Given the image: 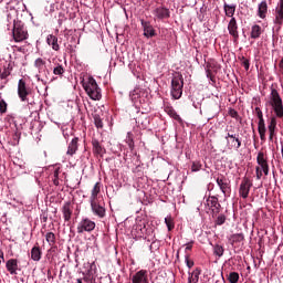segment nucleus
<instances>
[{
  "mask_svg": "<svg viewBox=\"0 0 283 283\" xmlns=\"http://www.w3.org/2000/svg\"><path fill=\"white\" fill-rule=\"evenodd\" d=\"M185 87V77L177 72L172 75L170 94L175 101L182 98V88Z\"/></svg>",
  "mask_w": 283,
  "mask_h": 283,
  "instance_id": "obj_1",
  "label": "nucleus"
},
{
  "mask_svg": "<svg viewBox=\"0 0 283 283\" xmlns=\"http://www.w3.org/2000/svg\"><path fill=\"white\" fill-rule=\"evenodd\" d=\"M82 85L87 96H90L92 101H101V98H103L101 87H98V84L94 77H88L87 82H83Z\"/></svg>",
  "mask_w": 283,
  "mask_h": 283,
  "instance_id": "obj_2",
  "label": "nucleus"
},
{
  "mask_svg": "<svg viewBox=\"0 0 283 283\" xmlns=\"http://www.w3.org/2000/svg\"><path fill=\"white\" fill-rule=\"evenodd\" d=\"M270 105L274 111L276 118H283V102L280 93L275 88H271Z\"/></svg>",
  "mask_w": 283,
  "mask_h": 283,
  "instance_id": "obj_3",
  "label": "nucleus"
},
{
  "mask_svg": "<svg viewBox=\"0 0 283 283\" xmlns=\"http://www.w3.org/2000/svg\"><path fill=\"white\" fill-rule=\"evenodd\" d=\"M12 34L13 41H15V43H21L28 40L29 36L28 29L25 28V25L21 24V22H15L13 24Z\"/></svg>",
  "mask_w": 283,
  "mask_h": 283,
  "instance_id": "obj_4",
  "label": "nucleus"
},
{
  "mask_svg": "<svg viewBox=\"0 0 283 283\" xmlns=\"http://www.w3.org/2000/svg\"><path fill=\"white\" fill-rule=\"evenodd\" d=\"M91 211L93 216H96L99 219L105 218L107 216V210L105 209V202L101 200L90 201Z\"/></svg>",
  "mask_w": 283,
  "mask_h": 283,
  "instance_id": "obj_5",
  "label": "nucleus"
},
{
  "mask_svg": "<svg viewBox=\"0 0 283 283\" xmlns=\"http://www.w3.org/2000/svg\"><path fill=\"white\" fill-rule=\"evenodd\" d=\"M255 115L259 118L258 132L261 140H266V124L264 123V114L260 107L254 108Z\"/></svg>",
  "mask_w": 283,
  "mask_h": 283,
  "instance_id": "obj_6",
  "label": "nucleus"
},
{
  "mask_svg": "<svg viewBox=\"0 0 283 283\" xmlns=\"http://www.w3.org/2000/svg\"><path fill=\"white\" fill-rule=\"evenodd\" d=\"M206 207H208L209 211H211L212 218L218 217V213L222 211V206L220 205L218 197H214V196L207 198Z\"/></svg>",
  "mask_w": 283,
  "mask_h": 283,
  "instance_id": "obj_7",
  "label": "nucleus"
},
{
  "mask_svg": "<svg viewBox=\"0 0 283 283\" xmlns=\"http://www.w3.org/2000/svg\"><path fill=\"white\" fill-rule=\"evenodd\" d=\"M96 229V222L90 218L82 219L77 224V233H92Z\"/></svg>",
  "mask_w": 283,
  "mask_h": 283,
  "instance_id": "obj_8",
  "label": "nucleus"
},
{
  "mask_svg": "<svg viewBox=\"0 0 283 283\" xmlns=\"http://www.w3.org/2000/svg\"><path fill=\"white\" fill-rule=\"evenodd\" d=\"M216 182L223 195L231 196V181L223 175L217 177Z\"/></svg>",
  "mask_w": 283,
  "mask_h": 283,
  "instance_id": "obj_9",
  "label": "nucleus"
},
{
  "mask_svg": "<svg viewBox=\"0 0 283 283\" xmlns=\"http://www.w3.org/2000/svg\"><path fill=\"white\" fill-rule=\"evenodd\" d=\"M251 187H253V182H251V179H249L248 177H244L239 188V195L241 196V198H243L244 200L249 198Z\"/></svg>",
  "mask_w": 283,
  "mask_h": 283,
  "instance_id": "obj_10",
  "label": "nucleus"
},
{
  "mask_svg": "<svg viewBox=\"0 0 283 283\" xmlns=\"http://www.w3.org/2000/svg\"><path fill=\"white\" fill-rule=\"evenodd\" d=\"M274 25H277V32L282 30L283 23V0H280L277 7L275 8V18H274Z\"/></svg>",
  "mask_w": 283,
  "mask_h": 283,
  "instance_id": "obj_11",
  "label": "nucleus"
},
{
  "mask_svg": "<svg viewBox=\"0 0 283 283\" xmlns=\"http://www.w3.org/2000/svg\"><path fill=\"white\" fill-rule=\"evenodd\" d=\"M92 147H93V154L96 158H103L105 154H107V149H105L98 139L93 138L92 139Z\"/></svg>",
  "mask_w": 283,
  "mask_h": 283,
  "instance_id": "obj_12",
  "label": "nucleus"
},
{
  "mask_svg": "<svg viewBox=\"0 0 283 283\" xmlns=\"http://www.w3.org/2000/svg\"><path fill=\"white\" fill-rule=\"evenodd\" d=\"M12 74V65L8 64L3 71H0V90L8 85V76Z\"/></svg>",
  "mask_w": 283,
  "mask_h": 283,
  "instance_id": "obj_13",
  "label": "nucleus"
},
{
  "mask_svg": "<svg viewBox=\"0 0 283 283\" xmlns=\"http://www.w3.org/2000/svg\"><path fill=\"white\" fill-rule=\"evenodd\" d=\"M228 32L234 39V41H238V39H240V34L238 33V21L235 20V18H231L228 24Z\"/></svg>",
  "mask_w": 283,
  "mask_h": 283,
  "instance_id": "obj_14",
  "label": "nucleus"
},
{
  "mask_svg": "<svg viewBox=\"0 0 283 283\" xmlns=\"http://www.w3.org/2000/svg\"><path fill=\"white\" fill-rule=\"evenodd\" d=\"M28 94L30 93L28 92V87L25 86V81L20 80L18 84V96L20 101L25 103V101H28Z\"/></svg>",
  "mask_w": 283,
  "mask_h": 283,
  "instance_id": "obj_15",
  "label": "nucleus"
},
{
  "mask_svg": "<svg viewBox=\"0 0 283 283\" xmlns=\"http://www.w3.org/2000/svg\"><path fill=\"white\" fill-rule=\"evenodd\" d=\"M6 269L10 275H17V271H21V269H19V261L17 259L8 260L6 263Z\"/></svg>",
  "mask_w": 283,
  "mask_h": 283,
  "instance_id": "obj_16",
  "label": "nucleus"
},
{
  "mask_svg": "<svg viewBox=\"0 0 283 283\" xmlns=\"http://www.w3.org/2000/svg\"><path fill=\"white\" fill-rule=\"evenodd\" d=\"M62 213H63L64 222H70V220H72V213H73L72 202L66 201V202L63 205V207H62Z\"/></svg>",
  "mask_w": 283,
  "mask_h": 283,
  "instance_id": "obj_17",
  "label": "nucleus"
},
{
  "mask_svg": "<svg viewBox=\"0 0 283 283\" xmlns=\"http://www.w3.org/2000/svg\"><path fill=\"white\" fill-rule=\"evenodd\" d=\"M142 27L144 28V36L146 39H151V36H156V30H154V27L145 20H142Z\"/></svg>",
  "mask_w": 283,
  "mask_h": 283,
  "instance_id": "obj_18",
  "label": "nucleus"
},
{
  "mask_svg": "<svg viewBox=\"0 0 283 283\" xmlns=\"http://www.w3.org/2000/svg\"><path fill=\"white\" fill-rule=\"evenodd\" d=\"M133 283H149L147 279V270H140L132 279Z\"/></svg>",
  "mask_w": 283,
  "mask_h": 283,
  "instance_id": "obj_19",
  "label": "nucleus"
},
{
  "mask_svg": "<svg viewBox=\"0 0 283 283\" xmlns=\"http://www.w3.org/2000/svg\"><path fill=\"white\" fill-rule=\"evenodd\" d=\"M38 81H41L44 85H48V83H52V80L50 78V71L44 69L42 72H39L36 75Z\"/></svg>",
  "mask_w": 283,
  "mask_h": 283,
  "instance_id": "obj_20",
  "label": "nucleus"
},
{
  "mask_svg": "<svg viewBox=\"0 0 283 283\" xmlns=\"http://www.w3.org/2000/svg\"><path fill=\"white\" fill-rule=\"evenodd\" d=\"M154 14L155 17H157V19H169L170 17L169 9L165 7H159L155 9Z\"/></svg>",
  "mask_w": 283,
  "mask_h": 283,
  "instance_id": "obj_21",
  "label": "nucleus"
},
{
  "mask_svg": "<svg viewBox=\"0 0 283 283\" xmlns=\"http://www.w3.org/2000/svg\"><path fill=\"white\" fill-rule=\"evenodd\" d=\"M46 43L48 45H51L52 50H54L55 52H59V50H61V46H59V38H56V35H48Z\"/></svg>",
  "mask_w": 283,
  "mask_h": 283,
  "instance_id": "obj_22",
  "label": "nucleus"
},
{
  "mask_svg": "<svg viewBox=\"0 0 283 283\" xmlns=\"http://www.w3.org/2000/svg\"><path fill=\"white\" fill-rule=\"evenodd\" d=\"M78 151V137H74L69 144L66 154L69 156H74Z\"/></svg>",
  "mask_w": 283,
  "mask_h": 283,
  "instance_id": "obj_23",
  "label": "nucleus"
},
{
  "mask_svg": "<svg viewBox=\"0 0 283 283\" xmlns=\"http://www.w3.org/2000/svg\"><path fill=\"white\" fill-rule=\"evenodd\" d=\"M42 255H43V252L41 251L39 243H36V245H34L31 249V260H33V262H39Z\"/></svg>",
  "mask_w": 283,
  "mask_h": 283,
  "instance_id": "obj_24",
  "label": "nucleus"
},
{
  "mask_svg": "<svg viewBox=\"0 0 283 283\" xmlns=\"http://www.w3.org/2000/svg\"><path fill=\"white\" fill-rule=\"evenodd\" d=\"M276 127H277V119L275 117H271L270 123L268 125V129L270 132L269 140H273V137L275 136Z\"/></svg>",
  "mask_w": 283,
  "mask_h": 283,
  "instance_id": "obj_25",
  "label": "nucleus"
},
{
  "mask_svg": "<svg viewBox=\"0 0 283 283\" xmlns=\"http://www.w3.org/2000/svg\"><path fill=\"white\" fill-rule=\"evenodd\" d=\"M201 273H202V270H200V268H196L191 273H189L188 283L199 282Z\"/></svg>",
  "mask_w": 283,
  "mask_h": 283,
  "instance_id": "obj_26",
  "label": "nucleus"
},
{
  "mask_svg": "<svg viewBox=\"0 0 283 283\" xmlns=\"http://www.w3.org/2000/svg\"><path fill=\"white\" fill-rule=\"evenodd\" d=\"M266 12H269V4H266V1H262L259 4L258 17H260V19H266Z\"/></svg>",
  "mask_w": 283,
  "mask_h": 283,
  "instance_id": "obj_27",
  "label": "nucleus"
},
{
  "mask_svg": "<svg viewBox=\"0 0 283 283\" xmlns=\"http://www.w3.org/2000/svg\"><path fill=\"white\" fill-rule=\"evenodd\" d=\"M101 182H96L92 189L90 201L98 200V193H101Z\"/></svg>",
  "mask_w": 283,
  "mask_h": 283,
  "instance_id": "obj_28",
  "label": "nucleus"
},
{
  "mask_svg": "<svg viewBox=\"0 0 283 283\" xmlns=\"http://www.w3.org/2000/svg\"><path fill=\"white\" fill-rule=\"evenodd\" d=\"M256 163L261 169H262V167L269 166V161L266 160V157L264 156L263 151L258 153Z\"/></svg>",
  "mask_w": 283,
  "mask_h": 283,
  "instance_id": "obj_29",
  "label": "nucleus"
},
{
  "mask_svg": "<svg viewBox=\"0 0 283 283\" xmlns=\"http://www.w3.org/2000/svg\"><path fill=\"white\" fill-rule=\"evenodd\" d=\"M261 35H262V27H260L259 24H254L250 33L251 39H260Z\"/></svg>",
  "mask_w": 283,
  "mask_h": 283,
  "instance_id": "obj_30",
  "label": "nucleus"
},
{
  "mask_svg": "<svg viewBox=\"0 0 283 283\" xmlns=\"http://www.w3.org/2000/svg\"><path fill=\"white\" fill-rule=\"evenodd\" d=\"M223 9H224V12H226V17L233 18V14H235V4L224 3Z\"/></svg>",
  "mask_w": 283,
  "mask_h": 283,
  "instance_id": "obj_31",
  "label": "nucleus"
},
{
  "mask_svg": "<svg viewBox=\"0 0 283 283\" xmlns=\"http://www.w3.org/2000/svg\"><path fill=\"white\" fill-rule=\"evenodd\" d=\"M244 240V234L242 233H235V234H232L229 239L230 241V244H238V242H242Z\"/></svg>",
  "mask_w": 283,
  "mask_h": 283,
  "instance_id": "obj_32",
  "label": "nucleus"
},
{
  "mask_svg": "<svg viewBox=\"0 0 283 283\" xmlns=\"http://www.w3.org/2000/svg\"><path fill=\"white\" fill-rule=\"evenodd\" d=\"M45 240L50 247H54V244H56V234H54V232H48L45 234Z\"/></svg>",
  "mask_w": 283,
  "mask_h": 283,
  "instance_id": "obj_33",
  "label": "nucleus"
},
{
  "mask_svg": "<svg viewBox=\"0 0 283 283\" xmlns=\"http://www.w3.org/2000/svg\"><path fill=\"white\" fill-rule=\"evenodd\" d=\"M34 65H35L38 72H43V70L46 69L45 61H43V59H41V57L35 60Z\"/></svg>",
  "mask_w": 283,
  "mask_h": 283,
  "instance_id": "obj_34",
  "label": "nucleus"
},
{
  "mask_svg": "<svg viewBox=\"0 0 283 283\" xmlns=\"http://www.w3.org/2000/svg\"><path fill=\"white\" fill-rule=\"evenodd\" d=\"M213 253L214 255H217L218 258H222L224 255V247L220 245V244H216L213 247Z\"/></svg>",
  "mask_w": 283,
  "mask_h": 283,
  "instance_id": "obj_35",
  "label": "nucleus"
},
{
  "mask_svg": "<svg viewBox=\"0 0 283 283\" xmlns=\"http://www.w3.org/2000/svg\"><path fill=\"white\" fill-rule=\"evenodd\" d=\"M126 143L129 147V150L134 151V147H135V145H134V134L127 133Z\"/></svg>",
  "mask_w": 283,
  "mask_h": 283,
  "instance_id": "obj_36",
  "label": "nucleus"
},
{
  "mask_svg": "<svg viewBox=\"0 0 283 283\" xmlns=\"http://www.w3.org/2000/svg\"><path fill=\"white\" fill-rule=\"evenodd\" d=\"M228 281L230 283H237L240 281V274L238 272H230L228 275Z\"/></svg>",
  "mask_w": 283,
  "mask_h": 283,
  "instance_id": "obj_37",
  "label": "nucleus"
},
{
  "mask_svg": "<svg viewBox=\"0 0 283 283\" xmlns=\"http://www.w3.org/2000/svg\"><path fill=\"white\" fill-rule=\"evenodd\" d=\"M231 147H233V149H240L242 147V139L240 136L231 140Z\"/></svg>",
  "mask_w": 283,
  "mask_h": 283,
  "instance_id": "obj_38",
  "label": "nucleus"
},
{
  "mask_svg": "<svg viewBox=\"0 0 283 283\" xmlns=\"http://www.w3.org/2000/svg\"><path fill=\"white\" fill-rule=\"evenodd\" d=\"M226 222H227V216L224 214H219L214 220V224H217V227H222V224H224Z\"/></svg>",
  "mask_w": 283,
  "mask_h": 283,
  "instance_id": "obj_39",
  "label": "nucleus"
},
{
  "mask_svg": "<svg viewBox=\"0 0 283 283\" xmlns=\"http://www.w3.org/2000/svg\"><path fill=\"white\" fill-rule=\"evenodd\" d=\"M94 125L97 129H103V119L99 115H94Z\"/></svg>",
  "mask_w": 283,
  "mask_h": 283,
  "instance_id": "obj_40",
  "label": "nucleus"
},
{
  "mask_svg": "<svg viewBox=\"0 0 283 283\" xmlns=\"http://www.w3.org/2000/svg\"><path fill=\"white\" fill-rule=\"evenodd\" d=\"M239 60L241 61V65H243L245 72H249V67H251L249 60L244 56L239 57Z\"/></svg>",
  "mask_w": 283,
  "mask_h": 283,
  "instance_id": "obj_41",
  "label": "nucleus"
},
{
  "mask_svg": "<svg viewBox=\"0 0 283 283\" xmlns=\"http://www.w3.org/2000/svg\"><path fill=\"white\" fill-rule=\"evenodd\" d=\"M165 222L166 227L168 228V231H172V229L175 228L174 219L171 217H166Z\"/></svg>",
  "mask_w": 283,
  "mask_h": 283,
  "instance_id": "obj_42",
  "label": "nucleus"
},
{
  "mask_svg": "<svg viewBox=\"0 0 283 283\" xmlns=\"http://www.w3.org/2000/svg\"><path fill=\"white\" fill-rule=\"evenodd\" d=\"M53 74H55V76H62V74H65V69H63L61 65H57L53 69Z\"/></svg>",
  "mask_w": 283,
  "mask_h": 283,
  "instance_id": "obj_43",
  "label": "nucleus"
},
{
  "mask_svg": "<svg viewBox=\"0 0 283 283\" xmlns=\"http://www.w3.org/2000/svg\"><path fill=\"white\" fill-rule=\"evenodd\" d=\"M168 114L175 120H182V118H180V115H178V113H176V111L174 108H168Z\"/></svg>",
  "mask_w": 283,
  "mask_h": 283,
  "instance_id": "obj_44",
  "label": "nucleus"
},
{
  "mask_svg": "<svg viewBox=\"0 0 283 283\" xmlns=\"http://www.w3.org/2000/svg\"><path fill=\"white\" fill-rule=\"evenodd\" d=\"M8 112V103L6 99L0 101V114H6Z\"/></svg>",
  "mask_w": 283,
  "mask_h": 283,
  "instance_id": "obj_45",
  "label": "nucleus"
},
{
  "mask_svg": "<svg viewBox=\"0 0 283 283\" xmlns=\"http://www.w3.org/2000/svg\"><path fill=\"white\" fill-rule=\"evenodd\" d=\"M202 169V164L200 161H193L191 166V171H200Z\"/></svg>",
  "mask_w": 283,
  "mask_h": 283,
  "instance_id": "obj_46",
  "label": "nucleus"
},
{
  "mask_svg": "<svg viewBox=\"0 0 283 283\" xmlns=\"http://www.w3.org/2000/svg\"><path fill=\"white\" fill-rule=\"evenodd\" d=\"M256 180H262V168L260 166L255 167Z\"/></svg>",
  "mask_w": 283,
  "mask_h": 283,
  "instance_id": "obj_47",
  "label": "nucleus"
},
{
  "mask_svg": "<svg viewBox=\"0 0 283 283\" xmlns=\"http://www.w3.org/2000/svg\"><path fill=\"white\" fill-rule=\"evenodd\" d=\"M185 260H186V264H187L188 269H191L195 263H193V261H191V260L189 259V254H186V255H185Z\"/></svg>",
  "mask_w": 283,
  "mask_h": 283,
  "instance_id": "obj_48",
  "label": "nucleus"
},
{
  "mask_svg": "<svg viewBox=\"0 0 283 283\" xmlns=\"http://www.w3.org/2000/svg\"><path fill=\"white\" fill-rule=\"evenodd\" d=\"M136 229H138L142 232L140 235H145V233H147V227L145 224L137 226Z\"/></svg>",
  "mask_w": 283,
  "mask_h": 283,
  "instance_id": "obj_49",
  "label": "nucleus"
},
{
  "mask_svg": "<svg viewBox=\"0 0 283 283\" xmlns=\"http://www.w3.org/2000/svg\"><path fill=\"white\" fill-rule=\"evenodd\" d=\"M229 114H230L231 118H238V116H240L238 114V111H235L233 108H230Z\"/></svg>",
  "mask_w": 283,
  "mask_h": 283,
  "instance_id": "obj_50",
  "label": "nucleus"
},
{
  "mask_svg": "<svg viewBox=\"0 0 283 283\" xmlns=\"http://www.w3.org/2000/svg\"><path fill=\"white\" fill-rule=\"evenodd\" d=\"M193 244H195V241H190L186 243V249H185L186 253L187 251H191L193 249Z\"/></svg>",
  "mask_w": 283,
  "mask_h": 283,
  "instance_id": "obj_51",
  "label": "nucleus"
},
{
  "mask_svg": "<svg viewBox=\"0 0 283 283\" xmlns=\"http://www.w3.org/2000/svg\"><path fill=\"white\" fill-rule=\"evenodd\" d=\"M238 136H240V134H231V133H228L226 139L231 138V139L233 140V139L238 138Z\"/></svg>",
  "mask_w": 283,
  "mask_h": 283,
  "instance_id": "obj_52",
  "label": "nucleus"
},
{
  "mask_svg": "<svg viewBox=\"0 0 283 283\" xmlns=\"http://www.w3.org/2000/svg\"><path fill=\"white\" fill-rule=\"evenodd\" d=\"M261 171H263L264 176H269V165L268 166H263L261 168Z\"/></svg>",
  "mask_w": 283,
  "mask_h": 283,
  "instance_id": "obj_53",
  "label": "nucleus"
},
{
  "mask_svg": "<svg viewBox=\"0 0 283 283\" xmlns=\"http://www.w3.org/2000/svg\"><path fill=\"white\" fill-rule=\"evenodd\" d=\"M27 102H28L29 109H32V107H34V105H36V103L34 101L30 102V99H28Z\"/></svg>",
  "mask_w": 283,
  "mask_h": 283,
  "instance_id": "obj_54",
  "label": "nucleus"
},
{
  "mask_svg": "<svg viewBox=\"0 0 283 283\" xmlns=\"http://www.w3.org/2000/svg\"><path fill=\"white\" fill-rule=\"evenodd\" d=\"M279 70L281 72V74L283 75V57L281 59V61L279 63Z\"/></svg>",
  "mask_w": 283,
  "mask_h": 283,
  "instance_id": "obj_55",
  "label": "nucleus"
},
{
  "mask_svg": "<svg viewBox=\"0 0 283 283\" xmlns=\"http://www.w3.org/2000/svg\"><path fill=\"white\" fill-rule=\"evenodd\" d=\"M1 262H6V258H4L2 250H0V264H1Z\"/></svg>",
  "mask_w": 283,
  "mask_h": 283,
  "instance_id": "obj_56",
  "label": "nucleus"
},
{
  "mask_svg": "<svg viewBox=\"0 0 283 283\" xmlns=\"http://www.w3.org/2000/svg\"><path fill=\"white\" fill-rule=\"evenodd\" d=\"M53 184L55 185V187H59V185H60L59 177H54Z\"/></svg>",
  "mask_w": 283,
  "mask_h": 283,
  "instance_id": "obj_57",
  "label": "nucleus"
},
{
  "mask_svg": "<svg viewBox=\"0 0 283 283\" xmlns=\"http://www.w3.org/2000/svg\"><path fill=\"white\" fill-rule=\"evenodd\" d=\"M59 174H60V170H59V168H56L55 170H54V178H59Z\"/></svg>",
  "mask_w": 283,
  "mask_h": 283,
  "instance_id": "obj_58",
  "label": "nucleus"
},
{
  "mask_svg": "<svg viewBox=\"0 0 283 283\" xmlns=\"http://www.w3.org/2000/svg\"><path fill=\"white\" fill-rule=\"evenodd\" d=\"M94 266H96L94 263L91 264V269H94Z\"/></svg>",
  "mask_w": 283,
  "mask_h": 283,
  "instance_id": "obj_59",
  "label": "nucleus"
},
{
  "mask_svg": "<svg viewBox=\"0 0 283 283\" xmlns=\"http://www.w3.org/2000/svg\"><path fill=\"white\" fill-rule=\"evenodd\" d=\"M77 283H83V281L81 279H77Z\"/></svg>",
  "mask_w": 283,
  "mask_h": 283,
  "instance_id": "obj_60",
  "label": "nucleus"
}]
</instances>
